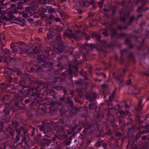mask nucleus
Instances as JSON below:
<instances>
[{
    "instance_id": "nucleus-63",
    "label": "nucleus",
    "mask_w": 149,
    "mask_h": 149,
    "mask_svg": "<svg viewBox=\"0 0 149 149\" xmlns=\"http://www.w3.org/2000/svg\"><path fill=\"white\" fill-rule=\"evenodd\" d=\"M22 16L25 18H27L29 17L28 14L24 13H22Z\"/></svg>"
},
{
    "instance_id": "nucleus-55",
    "label": "nucleus",
    "mask_w": 149,
    "mask_h": 149,
    "mask_svg": "<svg viewBox=\"0 0 149 149\" xmlns=\"http://www.w3.org/2000/svg\"><path fill=\"white\" fill-rule=\"evenodd\" d=\"M15 24H19V25L22 26H23L24 24V23L22 20L20 21H18V22H15Z\"/></svg>"
},
{
    "instance_id": "nucleus-31",
    "label": "nucleus",
    "mask_w": 149,
    "mask_h": 149,
    "mask_svg": "<svg viewBox=\"0 0 149 149\" xmlns=\"http://www.w3.org/2000/svg\"><path fill=\"white\" fill-rule=\"evenodd\" d=\"M22 133V134H21V135H22V134H24L23 133ZM22 143H24L26 145H27V144H28V142L26 141V136L25 135H24L23 137L22 138V142L19 143V144L20 145Z\"/></svg>"
},
{
    "instance_id": "nucleus-5",
    "label": "nucleus",
    "mask_w": 149,
    "mask_h": 149,
    "mask_svg": "<svg viewBox=\"0 0 149 149\" xmlns=\"http://www.w3.org/2000/svg\"><path fill=\"white\" fill-rule=\"evenodd\" d=\"M56 42L58 46L56 48L57 51L60 53L62 52L65 49V47L63 45L61 36L55 37Z\"/></svg>"
},
{
    "instance_id": "nucleus-13",
    "label": "nucleus",
    "mask_w": 149,
    "mask_h": 149,
    "mask_svg": "<svg viewBox=\"0 0 149 149\" xmlns=\"http://www.w3.org/2000/svg\"><path fill=\"white\" fill-rule=\"evenodd\" d=\"M53 63L51 61L45 62L42 64V66L44 68L47 69V70L50 72L53 69Z\"/></svg>"
},
{
    "instance_id": "nucleus-23",
    "label": "nucleus",
    "mask_w": 149,
    "mask_h": 149,
    "mask_svg": "<svg viewBox=\"0 0 149 149\" xmlns=\"http://www.w3.org/2000/svg\"><path fill=\"white\" fill-rule=\"evenodd\" d=\"M67 101L65 102V103L68 104V108H71L74 107V103L72 100H71L72 97H67Z\"/></svg>"
},
{
    "instance_id": "nucleus-21",
    "label": "nucleus",
    "mask_w": 149,
    "mask_h": 149,
    "mask_svg": "<svg viewBox=\"0 0 149 149\" xmlns=\"http://www.w3.org/2000/svg\"><path fill=\"white\" fill-rule=\"evenodd\" d=\"M44 67L42 65H36V72L37 74L42 75L45 72V70H43Z\"/></svg>"
},
{
    "instance_id": "nucleus-25",
    "label": "nucleus",
    "mask_w": 149,
    "mask_h": 149,
    "mask_svg": "<svg viewBox=\"0 0 149 149\" xmlns=\"http://www.w3.org/2000/svg\"><path fill=\"white\" fill-rule=\"evenodd\" d=\"M65 97L64 96H63L60 97V101L56 103L57 106L60 107L62 109L63 107V102H65Z\"/></svg>"
},
{
    "instance_id": "nucleus-43",
    "label": "nucleus",
    "mask_w": 149,
    "mask_h": 149,
    "mask_svg": "<svg viewBox=\"0 0 149 149\" xmlns=\"http://www.w3.org/2000/svg\"><path fill=\"white\" fill-rule=\"evenodd\" d=\"M82 62L81 61L78 62V60L76 59L73 61V63L74 64H72L74 66H77L78 67L77 65H80L81 64Z\"/></svg>"
},
{
    "instance_id": "nucleus-40",
    "label": "nucleus",
    "mask_w": 149,
    "mask_h": 149,
    "mask_svg": "<svg viewBox=\"0 0 149 149\" xmlns=\"http://www.w3.org/2000/svg\"><path fill=\"white\" fill-rule=\"evenodd\" d=\"M120 20L123 21L125 22L126 20V15L123 14L121 13L120 17Z\"/></svg>"
},
{
    "instance_id": "nucleus-16",
    "label": "nucleus",
    "mask_w": 149,
    "mask_h": 149,
    "mask_svg": "<svg viewBox=\"0 0 149 149\" xmlns=\"http://www.w3.org/2000/svg\"><path fill=\"white\" fill-rule=\"evenodd\" d=\"M51 141L49 139L44 138L42 139L40 141V144L42 147L48 146L51 143Z\"/></svg>"
},
{
    "instance_id": "nucleus-11",
    "label": "nucleus",
    "mask_w": 149,
    "mask_h": 149,
    "mask_svg": "<svg viewBox=\"0 0 149 149\" xmlns=\"http://www.w3.org/2000/svg\"><path fill=\"white\" fill-rule=\"evenodd\" d=\"M2 59V61L9 65L16 62V59L15 58L10 57L6 56Z\"/></svg>"
},
{
    "instance_id": "nucleus-49",
    "label": "nucleus",
    "mask_w": 149,
    "mask_h": 149,
    "mask_svg": "<svg viewBox=\"0 0 149 149\" xmlns=\"http://www.w3.org/2000/svg\"><path fill=\"white\" fill-rule=\"evenodd\" d=\"M33 130L32 131V134L31 136H34L35 134V133L36 132H38V130H37L36 128L33 127L32 128Z\"/></svg>"
},
{
    "instance_id": "nucleus-48",
    "label": "nucleus",
    "mask_w": 149,
    "mask_h": 149,
    "mask_svg": "<svg viewBox=\"0 0 149 149\" xmlns=\"http://www.w3.org/2000/svg\"><path fill=\"white\" fill-rule=\"evenodd\" d=\"M80 99L79 98H77V97H76L74 100L76 102L82 105L83 104L82 102L80 100Z\"/></svg>"
},
{
    "instance_id": "nucleus-53",
    "label": "nucleus",
    "mask_w": 149,
    "mask_h": 149,
    "mask_svg": "<svg viewBox=\"0 0 149 149\" xmlns=\"http://www.w3.org/2000/svg\"><path fill=\"white\" fill-rule=\"evenodd\" d=\"M142 139L145 141L149 140V134L143 136Z\"/></svg>"
},
{
    "instance_id": "nucleus-19",
    "label": "nucleus",
    "mask_w": 149,
    "mask_h": 149,
    "mask_svg": "<svg viewBox=\"0 0 149 149\" xmlns=\"http://www.w3.org/2000/svg\"><path fill=\"white\" fill-rule=\"evenodd\" d=\"M63 35L64 37L68 38L69 39L73 38L77 41L79 39L78 37L74 33L69 34L68 32H65L63 34Z\"/></svg>"
},
{
    "instance_id": "nucleus-44",
    "label": "nucleus",
    "mask_w": 149,
    "mask_h": 149,
    "mask_svg": "<svg viewBox=\"0 0 149 149\" xmlns=\"http://www.w3.org/2000/svg\"><path fill=\"white\" fill-rule=\"evenodd\" d=\"M7 15L8 17L7 18L8 19V21H10L14 17L13 14L12 13H10V14H7Z\"/></svg>"
},
{
    "instance_id": "nucleus-15",
    "label": "nucleus",
    "mask_w": 149,
    "mask_h": 149,
    "mask_svg": "<svg viewBox=\"0 0 149 149\" xmlns=\"http://www.w3.org/2000/svg\"><path fill=\"white\" fill-rule=\"evenodd\" d=\"M49 55H46L43 53L42 55H40L37 57V60L43 63H45L46 61L49 60V57L48 56Z\"/></svg>"
},
{
    "instance_id": "nucleus-7",
    "label": "nucleus",
    "mask_w": 149,
    "mask_h": 149,
    "mask_svg": "<svg viewBox=\"0 0 149 149\" xmlns=\"http://www.w3.org/2000/svg\"><path fill=\"white\" fill-rule=\"evenodd\" d=\"M3 45V44H2L0 47V63L2 61V59L7 56L6 55H9L11 53L10 50L6 48L4 49Z\"/></svg>"
},
{
    "instance_id": "nucleus-56",
    "label": "nucleus",
    "mask_w": 149,
    "mask_h": 149,
    "mask_svg": "<svg viewBox=\"0 0 149 149\" xmlns=\"http://www.w3.org/2000/svg\"><path fill=\"white\" fill-rule=\"evenodd\" d=\"M104 1L103 0H101L100 2H98V4H99L100 7L101 8H102L103 6V3Z\"/></svg>"
},
{
    "instance_id": "nucleus-9",
    "label": "nucleus",
    "mask_w": 149,
    "mask_h": 149,
    "mask_svg": "<svg viewBox=\"0 0 149 149\" xmlns=\"http://www.w3.org/2000/svg\"><path fill=\"white\" fill-rule=\"evenodd\" d=\"M10 102V105L11 103H12L19 110H23L25 109V104L22 102V100L18 101L13 100H11Z\"/></svg>"
},
{
    "instance_id": "nucleus-50",
    "label": "nucleus",
    "mask_w": 149,
    "mask_h": 149,
    "mask_svg": "<svg viewBox=\"0 0 149 149\" xmlns=\"http://www.w3.org/2000/svg\"><path fill=\"white\" fill-rule=\"evenodd\" d=\"M80 73L82 75V76L84 77H85V80H87L88 78L86 77V74L85 72L83 70H81L80 71Z\"/></svg>"
},
{
    "instance_id": "nucleus-29",
    "label": "nucleus",
    "mask_w": 149,
    "mask_h": 149,
    "mask_svg": "<svg viewBox=\"0 0 149 149\" xmlns=\"http://www.w3.org/2000/svg\"><path fill=\"white\" fill-rule=\"evenodd\" d=\"M55 88L56 90H57L58 91H60L62 90L65 94H66L67 92V90L66 89L65 87L63 86H56L55 87Z\"/></svg>"
},
{
    "instance_id": "nucleus-3",
    "label": "nucleus",
    "mask_w": 149,
    "mask_h": 149,
    "mask_svg": "<svg viewBox=\"0 0 149 149\" xmlns=\"http://www.w3.org/2000/svg\"><path fill=\"white\" fill-rule=\"evenodd\" d=\"M19 125V123L18 122L14 120L11 122V124L9 125L8 127L6 128V130L9 132V134L11 136H13L15 133V130L17 133V135L15 139V142H17L20 139V137H22L21 135V133L24 134L26 133V131L24 127H21L17 128Z\"/></svg>"
},
{
    "instance_id": "nucleus-30",
    "label": "nucleus",
    "mask_w": 149,
    "mask_h": 149,
    "mask_svg": "<svg viewBox=\"0 0 149 149\" xmlns=\"http://www.w3.org/2000/svg\"><path fill=\"white\" fill-rule=\"evenodd\" d=\"M49 93L50 95L52 96L53 98L54 99H56V97L57 96L56 95L57 94L54 90L53 89H50L49 91Z\"/></svg>"
},
{
    "instance_id": "nucleus-34",
    "label": "nucleus",
    "mask_w": 149,
    "mask_h": 149,
    "mask_svg": "<svg viewBox=\"0 0 149 149\" xmlns=\"http://www.w3.org/2000/svg\"><path fill=\"white\" fill-rule=\"evenodd\" d=\"M142 100H140L137 107V110H140L142 109L143 105L142 104Z\"/></svg>"
},
{
    "instance_id": "nucleus-18",
    "label": "nucleus",
    "mask_w": 149,
    "mask_h": 149,
    "mask_svg": "<svg viewBox=\"0 0 149 149\" xmlns=\"http://www.w3.org/2000/svg\"><path fill=\"white\" fill-rule=\"evenodd\" d=\"M79 111V108L77 107H74L71 108L69 113L70 116L72 118L76 116L77 115L78 111Z\"/></svg>"
},
{
    "instance_id": "nucleus-28",
    "label": "nucleus",
    "mask_w": 149,
    "mask_h": 149,
    "mask_svg": "<svg viewBox=\"0 0 149 149\" xmlns=\"http://www.w3.org/2000/svg\"><path fill=\"white\" fill-rule=\"evenodd\" d=\"M106 45V42L105 41H102L100 43V46L101 47H100V50L104 52L105 51V48Z\"/></svg>"
},
{
    "instance_id": "nucleus-8",
    "label": "nucleus",
    "mask_w": 149,
    "mask_h": 149,
    "mask_svg": "<svg viewBox=\"0 0 149 149\" xmlns=\"http://www.w3.org/2000/svg\"><path fill=\"white\" fill-rule=\"evenodd\" d=\"M61 31V29L58 26L52 27L50 28L49 30L50 32H52L55 35V37L61 36L60 32Z\"/></svg>"
},
{
    "instance_id": "nucleus-39",
    "label": "nucleus",
    "mask_w": 149,
    "mask_h": 149,
    "mask_svg": "<svg viewBox=\"0 0 149 149\" xmlns=\"http://www.w3.org/2000/svg\"><path fill=\"white\" fill-rule=\"evenodd\" d=\"M23 3L21 1H19L17 3V8L18 9L22 10L23 8Z\"/></svg>"
},
{
    "instance_id": "nucleus-51",
    "label": "nucleus",
    "mask_w": 149,
    "mask_h": 149,
    "mask_svg": "<svg viewBox=\"0 0 149 149\" xmlns=\"http://www.w3.org/2000/svg\"><path fill=\"white\" fill-rule=\"evenodd\" d=\"M82 79H79V80H77L75 81L74 83L77 85H80L81 84Z\"/></svg>"
},
{
    "instance_id": "nucleus-6",
    "label": "nucleus",
    "mask_w": 149,
    "mask_h": 149,
    "mask_svg": "<svg viewBox=\"0 0 149 149\" xmlns=\"http://www.w3.org/2000/svg\"><path fill=\"white\" fill-rule=\"evenodd\" d=\"M36 91H36L34 92H32L31 93V96L30 95V97L31 98H33L34 100L36 102L38 100V99L41 95L42 96L41 98H43V99H45L47 97V92L46 91H44L42 94H40L38 92H37Z\"/></svg>"
},
{
    "instance_id": "nucleus-35",
    "label": "nucleus",
    "mask_w": 149,
    "mask_h": 149,
    "mask_svg": "<svg viewBox=\"0 0 149 149\" xmlns=\"http://www.w3.org/2000/svg\"><path fill=\"white\" fill-rule=\"evenodd\" d=\"M77 95L76 97L77 98H79L81 99L83 97V92L81 90H78L77 91Z\"/></svg>"
},
{
    "instance_id": "nucleus-20",
    "label": "nucleus",
    "mask_w": 149,
    "mask_h": 149,
    "mask_svg": "<svg viewBox=\"0 0 149 149\" xmlns=\"http://www.w3.org/2000/svg\"><path fill=\"white\" fill-rule=\"evenodd\" d=\"M83 47L85 50L86 53L88 54L89 51L93 49V44H84Z\"/></svg>"
},
{
    "instance_id": "nucleus-4",
    "label": "nucleus",
    "mask_w": 149,
    "mask_h": 149,
    "mask_svg": "<svg viewBox=\"0 0 149 149\" xmlns=\"http://www.w3.org/2000/svg\"><path fill=\"white\" fill-rule=\"evenodd\" d=\"M79 73L80 71L77 66L72 65H70L68 70L63 72L62 75L66 77L68 76L69 79H71L73 77L74 74L75 76L77 77L78 74Z\"/></svg>"
},
{
    "instance_id": "nucleus-12",
    "label": "nucleus",
    "mask_w": 149,
    "mask_h": 149,
    "mask_svg": "<svg viewBox=\"0 0 149 149\" xmlns=\"http://www.w3.org/2000/svg\"><path fill=\"white\" fill-rule=\"evenodd\" d=\"M47 104L51 105L49 107L50 111H54L57 109H58L60 111H61V109L60 107L57 106L56 103V104H55L54 103H53L52 101H50L48 102Z\"/></svg>"
},
{
    "instance_id": "nucleus-32",
    "label": "nucleus",
    "mask_w": 149,
    "mask_h": 149,
    "mask_svg": "<svg viewBox=\"0 0 149 149\" xmlns=\"http://www.w3.org/2000/svg\"><path fill=\"white\" fill-rule=\"evenodd\" d=\"M3 111L5 113V118L6 117V116L10 114V110L9 108L6 107L3 110Z\"/></svg>"
},
{
    "instance_id": "nucleus-14",
    "label": "nucleus",
    "mask_w": 149,
    "mask_h": 149,
    "mask_svg": "<svg viewBox=\"0 0 149 149\" xmlns=\"http://www.w3.org/2000/svg\"><path fill=\"white\" fill-rule=\"evenodd\" d=\"M33 82L34 84L37 85V86L36 87H34V88L36 91H38V88L45 85L46 84V82H44L42 80H40L39 79H35V80H34Z\"/></svg>"
},
{
    "instance_id": "nucleus-54",
    "label": "nucleus",
    "mask_w": 149,
    "mask_h": 149,
    "mask_svg": "<svg viewBox=\"0 0 149 149\" xmlns=\"http://www.w3.org/2000/svg\"><path fill=\"white\" fill-rule=\"evenodd\" d=\"M58 123L59 124H63L64 125L66 124V123L65 122L63 118L60 119L58 121Z\"/></svg>"
},
{
    "instance_id": "nucleus-2",
    "label": "nucleus",
    "mask_w": 149,
    "mask_h": 149,
    "mask_svg": "<svg viewBox=\"0 0 149 149\" xmlns=\"http://www.w3.org/2000/svg\"><path fill=\"white\" fill-rule=\"evenodd\" d=\"M25 45V43L22 41L13 42L11 43L10 47L12 49V52L14 53L29 54L31 55L32 58L37 57V55L36 56H35L38 52L37 47H35V48L30 47L27 49L23 48V47Z\"/></svg>"
},
{
    "instance_id": "nucleus-41",
    "label": "nucleus",
    "mask_w": 149,
    "mask_h": 149,
    "mask_svg": "<svg viewBox=\"0 0 149 149\" xmlns=\"http://www.w3.org/2000/svg\"><path fill=\"white\" fill-rule=\"evenodd\" d=\"M71 139H69L65 140L63 142V144L66 146H68L71 143Z\"/></svg>"
},
{
    "instance_id": "nucleus-10",
    "label": "nucleus",
    "mask_w": 149,
    "mask_h": 149,
    "mask_svg": "<svg viewBox=\"0 0 149 149\" xmlns=\"http://www.w3.org/2000/svg\"><path fill=\"white\" fill-rule=\"evenodd\" d=\"M20 93L24 97L30 95L32 92V89L28 87L24 86L20 90Z\"/></svg>"
},
{
    "instance_id": "nucleus-47",
    "label": "nucleus",
    "mask_w": 149,
    "mask_h": 149,
    "mask_svg": "<svg viewBox=\"0 0 149 149\" xmlns=\"http://www.w3.org/2000/svg\"><path fill=\"white\" fill-rule=\"evenodd\" d=\"M83 36H84V38L85 40H90V38L91 37V36H90L87 35L86 33H83Z\"/></svg>"
},
{
    "instance_id": "nucleus-60",
    "label": "nucleus",
    "mask_w": 149,
    "mask_h": 149,
    "mask_svg": "<svg viewBox=\"0 0 149 149\" xmlns=\"http://www.w3.org/2000/svg\"><path fill=\"white\" fill-rule=\"evenodd\" d=\"M7 15L6 16L5 15H2V17L1 18H2V19L3 20H5L6 21H8V19L7 18Z\"/></svg>"
},
{
    "instance_id": "nucleus-26",
    "label": "nucleus",
    "mask_w": 149,
    "mask_h": 149,
    "mask_svg": "<svg viewBox=\"0 0 149 149\" xmlns=\"http://www.w3.org/2000/svg\"><path fill=\"white\" fill-rule=\"evenodd\" d=\"M47 9L43 7H41L39 9L38 11L39 12L40 15L42 17H45V13L47 12Z\"/></svg>"
},
{
    "instance_id": "nucleus-37",
    "label": "nucleus",
    "mask_w": 149,
    "mask_h": 149,
    "mask_svg": "<svg viewBox=\"0 0 149 149\" xmlns=\"http://www.w3.org/2000/svg\"><path fill=\"white\" fill-rule=\"evenodd\" d=\"M50 72L53 73V75H57L59 74L60 70L58 69L55 71L53 68V69H52Z\"/></svg>"
},
{
    "instance_id": "nucleus-42",
    "label": "nucleus",
    "mask_w": 149,
    "mask_h": 149,
    "mask_svg": "<svg viewBox=\"0 0 149 149\" xmlns=\"http://www.w3.org/2000/svg\"><path fill=\"white\" fill-rule=\"evenodd\" d=\"M87 3L92 5V7L93 8V0H87V2H83V5L84 6H86V4Z\"/></svg>"
},
{
    "instance_id": "nucleus-58",
    "label": "nucleus",
    "mask_w": 149,
    "mask_h": 149,
    "mask_svg": "<svg viewBox=\"0 0 149 149\" xmlns=\"http://www.w3.org/2000/svg\"><path fill=\"white\" fill-rule=\"evenodd\" d=\"M30 9L29 8H26V10H24V11H22V13H24L28 14L29 13Z\"/></svg>"
},
{
    "instance_id": "nucleus-52",
    "label": "nucleus",
    "mask_w": 149,
    "mask_h": 149,
    "mask_svg": "<svg viewBox=\"0 0 149 149\" xmlns=\"http://www.w3.org/2000/svg\"><path fill=\"white\" fill-rule=\"evenodd\" d=\"M111 31L112 33V36H114L117 35V30L116 29H114L113 30L111 29Z\"/></svg>"
},
{
    "instance_id": "nucleus-36",
    "label": "nucleus",
    "mask_w": 149,
    "mask_h": 149,
    "mask_svg": "<svg viewBox=\"0 0 149 149\" xmlns=\"http://www.w3.org/2000/svg\"><path fill=\"white\" fill-rule=\"evenodd\" d=\"M26 78L28 80L31 81H34V80L35 79H34L33 77H32L29 74H28L26 73L25 76Z\"/></svg>"
},
{
    "instance_id": "nucleus-59",
    "label": "nucleus",
    "mask_w": 149,
    "mask_h": 149,
    "mask_svg": "<svg viewBox=\"0 0 149 149\" xmlns=\"http://www.w3.org/2000/svg\"><path fill=\"white\" fill-rule=\"evenodd\" d=\"M57 10L55 8H52L50 10V12H51L52 13H55L57 11Z\"/></svg>"
},
{
    "instance_id": "nucleus-46",
    "label": "nucleus",
    "mask_w": 149,
    "mask_h": 149,
    "mask_svg": "<svg viewBox=\"0 0 149 149\" xmlns=\"http://www.w3.org/2000/svg\"><path fill=\"white\" fill-rule=\"evenodd\" d=\"M39 4H45L49 3L48 0H38Z\"/></svg>"
},
{
    "instance_id": "nucleus-64",
    "label": "nucleus",
    "mask_w": 149,
    "mask_h": 149,
    "mask_svg": "<svg viewBox=\"0 0 149 149\" xmlns=\"http://www.w3.org/2000/svg\"><path fill=\"white\" fill-rule=\"evenodd\" d=\"M50 14L49 15V16L51 19H53L54 18L55 16V13H52L51 12H50Z\"/></svg>"
},
{
    "instance_id": "nucleus-27",
    "label": "nucleus",
    "mask_w": 149,
    "mask_h": 149,
    "mask_svg": "<svg viewBox=\"0 0 149 149\" xmlns=\"http://www.w3.org/2000/svg\"><path fill=\"white\" fill-rule=\"evenodd\" d=\"M16 5L15 4H11V9L10 10V13H12L13 14L16 13L18 12L17 8L16 7Z\"/></svg>"
},
{
    "instance_id": "nucleus-57",
    "label": "nucleus",
    "mask_w": 149,
    "mask_h": 149,
    "mask_svg": "<svg viewBox=\"0 0 149 149\" xmlns=\"http://www.w3.org/2000/svg\"><path fill=\"white\" fill-rule=\"evenodd\" d=\"M36 71V69L32 67H31L30 69L29 70L28 72L29 73L33 72L34 71Z\"/></svg>"
},
{
    "instance_id": "nucleus-61",
    "label": "nucleus",
    "mask_w": 149,
    "mask_h": 149,
    "mask_svg": "<svg viewBox=\"0 0 149 149\" xmlns=\"http://www.w3.org/2000/svg\"><path fill=\"white\" fill-rule=\"evenodd\" d=\"M94 36L95 37L97 41L99 42L100 41V38L101 37L100 36L95 35L94 34Z\"/></svg>"
},
{
    "instance_id": "nucleus-38",
    "label": "nucleus",
    "mask_w": 149,
    "mask_h": 149,
    "mask_svg": "<svg viewBox=\"0 0 149 149\" xmlns=\"http://www.w3.org/2000/svg\"><path fill=\"white\" fill-rule=\"evenodd\" d=\"M54 36L55 37V35L52 32H48L47 33V37L49 39H52Z\"/></svg>"
},
{
    "instance_id": "nucleus-62",
    "label": "nucleus",
    "mask_w": 149,
    "mask_h": 149,
    "mask_svg": "<svg viewBox=\"0 0 149 149\" xmlns=\"http://www.w3.org/2000/svg\"><path fill=\"white\" fill-rule=\"evenodd\" d=\"M128 51V49H124L121 51V53L122 55L124 54L127 53Z\"/></svg>"
},
{
    "instance_id": "nucleus-33",
    "label": "nucleus",
    "mask_w": 149,
    "mask_h": 149,
    "mask_svg": "<svg viewBox=\"0 0 149 149\" xmlns=\"http://www.w3.org/2000/svg\"><path fill=\"white\" fill-rule=\"evenodd\" d=\"M86 99L89 100L90 101H92L93 100V94H88L85 96Z\"/></svg>"
},
{
    "instance_id": "nucleus-17",
    "label": "nucleus",
    "mask_w": 149,
    "mask_h": 149,
    "mask_svg": "<svg viewBox=\"0 0 149 149\" xmlns=\"http://www.w3.org/2000/svg\"><path fill=\"white\" fill-rule=\"evenodd\" d=\"M34 100L33 98H31L30 97L27 99L25 98L24 104H28L30 106L35 105L36 102Z\"/></svg>"
},
{
    "instance_id": "nucleus-45",
    "label": "nucleus",
    "mask_w": 149,
    "mask_h": 149,
    "mask_svg": "<svg viewBox=\"0 0 149 149\" xmlns=\"http://www.w3.org/2000/svg\"><path fill=\"white\" fill-rule=\"evenodd\" d=\"M104 116V114H103L102 112L101 111H98L97 116V118H103Z\"/></svg>"
},
{
    "instance_id": "nucleus-24",
    "label": "nucleus",
    "mask_w": 149,
    "mask_h": 149,
    "mask_svg": "<svg viewBox=\"0 0 149 149\" xmlns=\"http://www.w3.org/2000/svg\"><path fill=\"white\" fill-rule=\"evenodd\" d=\"M43 53L44 54L46 55H47V54L49 55L48 56L49 57L50 56V54H51L52 55V53L51 50V47H46L44 49V51L43 52Z\"/></svg>"
},
{
    "instance_id": "nucleus-1",
    "label": "nucleus",
    "mask_w": 149,
    "mask_h": 149,
    "mask_svg": "<svg viewBox=\"0 0 149 149\" xmlns=\"http://www.w3.org/2000/svg\"><path fill=\"white\" fill-rule=\"evenodd\" d=\"M53 122L50 121L49 124L44 123L40 126H39L40 130L44 132L45 134L44 136L50 137V135L54 133V132L57 130L58 134H55V137L58 140H63L67 137L66 134V126L61 125H58L53 127H51L53 124Z\"/></svg>"
},
{
    "instance_id": "nucleus-22",
    "label": "nucleus",
    "mask_w": 149,
    "mask_h": 149,
    "mask_svg": "<svg viewBox=\"0 0 149 149\" xmlns=\"http://www.w3.org/2000/svg\"><path fill=\"white\" fill-rule=\"evenodd\" d=\"M145 129L148 130L147 131H144L142 132H140L138 133L136 136L135 139H139L141 137V135L144 133L149 132V125H146L144 127Z\"/></svg>"
}]
</instances>
